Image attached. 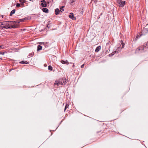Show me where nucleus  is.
I'll use <instances>...</instances> for the list:
<instances>
[{"label":"nucleus","instance_id":"nucleus-39","mask_svg":"<svg viewBox=\"0 0 148 148\" xmlns=\"http://www.w3.org/2000/svg\"><path fill=\"white\" fill-rule=\"evenodd\" d=\"M48 3H49V2H48Z\"/></svg>","mask_w":148,"mask_h":148},{"label":"nucleus","instance_id":"nucleus-7","mask_svg":"<svg viewBox=\"0 0 148 148\" xmlns=\"http://www.w3.org/2000/svg\"><path fill=\"white\" fill-rule=\"evenodd\" d=\"M41 6L42 7H46L47 6V4L45 0H42L41 1Z\"/></svg>","mask_w":148,"mask_h":148},{"label":"nucleus","instance_id":"nucleus-23","mask_svg":"<svg viewBox=\"0 0 148 148\" xmlns=\"http://www.w3.org/2000/svg\"><path fill=\"white\" fill-rule=\"evenodd\" d=\"M5 47L3 45H0V49H5Z\"/></svg>","mask_w":148,"mask_h":148},{"label":"nucleus","instance_id":"nucleus-20","mask_svg":"<svg viewBox=\"0 0 148 148\" xmlns=\"http://www.w3.org/2000/svg\"><path fill=\"white\" fill-rule=\"evenodd\" d=\"M64 6H62L60 8V10L61 12H62L63 11H64V9H63V8H64Z\"/></svg>","mask_w":148,"mask_h":148},{"label":"nucleus","instance_id":"nucleus-32","mask_svg":"<svg viewBox=\"0 0 148 148\" xmlns=\"http://www.w3.org/2000/svg\"><path fill=\"white\" fill-rule=\"evenodd\" d=\"M1 16H2V17L3 18V15H2Z\"/></svg>","mask_w":148,"mask_h":148},{"label":"nucleus","instance_id":"nucleus-25","mask_svg":"<svg viewBox=\"0 0 148 148\" xmlns=\"http://www.w3.org/2000/svg\"><path fill=\"white\" fill-rule=\"evenodd\" d=\"M121 41L122 42L121 45H122V48H123L124 47V46L125 45V44L124 43H123L122 42V40H121Z\"/></svg>","mask_w":148,"mask_h":148},{"label":"nucleus","instance_id":"nucleus-27","mask_svg":"<svg viewBox=\"0 0 148 148\" xmlns=\"http://www.w3.org/2000/svg\"><path fill=\"white\" fill-rule=\"evenodd\" d=\"M20 4L19 3H17L16 4V6L17 7H20Z\"/></svg>","mask_w":148,"mask_h":148},{"label":"nucleus","instance_id":"nucleus-14","mask_svg":"<svg viewBox=\"0 0 148 148\" xmlns=\"http://www.w3.org/2000/svg\"><path fill=\"white\" fill-rule=\"evenodd\" d=\"M42 46L41 45H38L37 46V51H38L40 50H42Z\"/></svg>","mask_w":148,"mask_h":148},{"label":"nucleus","instance_id":"nucleus-24","mask_svg":"<svg viewBox=\"0 0 148 148\" xmlns=\"http://www.w3.org/2000/svg\"><path fill=\"white\" fill-rule=\"evenodd\" d=\"M34 52H32L29 55V56L31 57L33 56L34 55Z\"/></svg>","mask_w":148,"mask_h":148},{"label":"nucleus","instance_id":"nucleus-12","mask_svg":"<svg viewBox=\"0 0 148 148\" xmlns=\"http://www.w3.org/2000/svg\"><path fill=\"white\" fill-rule=\"evenodd\" d=\"M60 84V79L59 80H56L54 84V85H57L58 86H59Z\"/></svg>","mask_w":148,"mask_h":148},{"label":"nucleus","instance_id":"nucleus-15","mask_svg":"<svg viewBox=\"0 0 148 148\" xmlns=\"http://www.w3.org/2000/svg\"><path fill=\"white\" fill-rule=\"evenodd\" d=\"M101 49V46H98L96 49L95 51L96 52H98Z\"/></svg>","mask_w":148,"mask_h":148},{"label":"nucleus","instance_id":"nucleus-38","mask_svg":"<svg viewBox=\"0 0 148 148\" xmlns=\"http://www.w3.org/2000/svg\"><path fill=\"white\" fill-rule=\"evenodd\" d=\"M81 12H82V13H83V12H82V11H81Z\"/></svg>","mask_w":148,"mask_h":148},{"label":"nucleus","instance_id":"nucleus-3","mask_svg":"<svg viewBox=\"0 0 148 148\" xmlns=\"http://www.w3.org/2000/svg\"><path fill=\"white\" fill-rule=\"evenodd\" d=\"M9 23L10 25H9V29L16 28L18 27L19 25H16V24L14 23L13 21H9Z\"/></svg>","mask_w":148,"mask_h":148},{"label":"nucleus","instance_id":"nucleus-4","mask_svg":"<svg viewBox=\"0 0 148 148\" xmlns=\"http://www.w3.org/2000/svg\"><path fill=\"white\" fill-rule=\"evenodd\" d=\"M148 32V29L147 28H144L142 31L140 36L138 35L136 36L137 38H140L142 35H145Z\"/></svg>","mask_w":148,"mask_h":148},{"label":"nucleus","instance_id":"nucleus-9","mask_svg":"<svg viewBox=\"0 0 148 148\" xmlns=\"http://www.w3.org/2000/svg\"><path fill=\"white\" fill-rule=\"evenodd\" d=\"M69 17L73 20L74 18H75V17H74V16L73 14V13H71L69 14Z\"/></svg>","mask_w":148,"mask_h":148},{"label":"nucleus","instance_id":"nucleus-29","mask_svg":"<svg viewBox=\"0 0 148 148\" xmlns=\"http://www.w3.org/2000/svg\"><path fill=\"white\" fill-rule=\"evenodd\" d=\"M4 54V52H1L0 53V54H2V55H3Z\"/></svg>","mask_w":148,"mask_h":148},{"label":"nucleus","instance_id":"nucleus-37","mask_svg":"<svg viewBox=\"0 0 148 148\" xmlns=\"http://www.w3.org/2000/svg\"><path fill=\"white\" fill-rule=\"evenodd\" d=\"M81 12H82V13H83V12H82V11H81Z\"/></svg>","mask_w":148,"mask_h":148},{"label":"nucleus","instance_id":"nucleus-35","mask_svg":"<svg viewBox=\"0 0 148 148\" xmlns=\"http://www.w3.org/2000/svg\"><path fill=\"white\" fill-rule=\"evenodd\" d=\"M32 0H30V1H32Z\"/></svg>","mask_w":148,"mask_h":148},{"label":"nucleus","instance_id":"nucleus-34","mask_svg":"<svg viewBox=\"0 0 148 148\" xmlns=\"http://www.w3.org/2000/svg\"><path fill=\"white\" fill-rule=\"evenodd\" d=\"M23 29V30H25V29Z\"/></svg>","mask_w":148,"mask_h":148},{"label":"nucleus","instance_id":"nucleus-16","mask_svg":"<svg viewBox=\"0 0 148 148\" xmlns=\"http://www.w3.org/2000/svg\"><path fill=\"white\" fill-rule=\"evenodd\" d=\"M15 9H14L13 10H12L10 13V16H12L13 14H14L15 13Z\"/></svg>","mask_w":148,"mask_h":148},{"label":"nucleus","instance_id":"nucleus-19","mask_svg":"<svg viewBox=\"0 0 148 148\" xmlns=\"http://www.w3.org/2000/svg\"><path fill=\"white\" fill-rule=\"evenodd\" d=\"M48 69L50 71H52L53 69V68L51 66L49 65L48 67Z\"/></svg>","mask_w":148,"mask_h":148},{"label":"nucleus","instance_id":"nucleus-18","mask_svg":"<svg viewBox=\"0 0 148 148\" xmlns=\"http://www.w3.org/2000/svg\"><path fill=\"white\" fill-rule=\"evenodd\" d=\"M116 52H117L116 51H115L114 52H112L111 54H109V56H112L114 55V54Z\"/></svg>","mask_w":148,"mask_h":148},{"label":"nucleus","instance_id":"nucleus-33","mask_svg":"<svg viewBox=\"0 0 148 148\" xmlns=\"http://www.w3.org/2000/svg\"><path fill=\"white\" fill-rule=\"evenodd\" d=\"M74 66V64H73V67Z\"/></svg>","mask_w":148,"mask_h":148},{"label":"nucleus","instance_id":"nucleus-5","mask_svg":"<svg viewBox=\"0 0 148 148\" xmlns=\"http://www.w3.org/2000/svg\"><path fill=\"white\" fill-rule=\"evenodd\" d=\"M68 80L66 79L65 78H63L62 79H60V84L61 85H64L66 84L68 82Z\"/></svg>","mask_w":148,"mask_h":148},{"label":"nucleus","instance_id":"nucleus-26","mask_svg":"<svg viewBox=\"0 0 148 148\" xmlns=\"http://www.w3.org/2000/svg\"><path fill=\"white\" fill-rule=\"evenodd\" d=\"M47 42H39V44H47Z\"/></svg>","mask_w":148,"mask_h":148},{"label":"nucleus","instance_id":"nucleus-2","mask_svg":"<svg viewBox=\"0 0 148 148\" xmlns=\"http://www.w3.org/2000/svg\"><path fill=\"white\" fill-rule=\"evenodd\" d=\"M148 45V42H146V43L144 44L143 46L139 47L136 49V51L137 50L138 51L142 49L143 51H145L146 50L147 47V46Z\"/></svg>","mask_w":148,"mask_h":148},{"label":"nucleus","instance_id":"nucleus-8","mask_svg":"<svg viewBox=\"0 0 148 148\" xmlns=\"http://www.w3.org/2000/svg\"><path fill=\"white\" fill-rule=\"evenodd\" d=\"M25 19V18H24L20 19V21H13V22H14V23L16 24V25H19V24L20 23V22H23V21Z\"/></svg>","mask_w":148,"mask_h":148},{"label":"nucleus","instance_id":"nucleus-28","mask_svg":"<svg viewBox=\"0 0 148 148\" xmlns=\"http://www.w3.org/2000/svg\"><path fill=\"white\" fill-rule=\"evenodd\" d=\"M97 0H92V1H93L95 3L97 2Z\"/></svg>","mask_w":148,"mask_h":148},{"label":"nucleus","instance_id":"nucleus-31","mask_svg":"<svg viewBox=\"0 0 148 148\" xmlns=\"http://www.w3.org/2000/svg\"><path fill=\"white\" fill-rule=\"evenodd\" d=\"M74 1H72V2H71V5H72L73 4H72V3L74 2Z\"/></svg>","mask_w":148,"mask_h":148},{"label":"nucleus","instance_id":"nucleus-30","mask_svg":"<svg viewBox=\"0 0 148 148\" xmlns=\"http://www.w3.org/2000/svg\"><path fill=\"white\" fill-rule=\"evenodd\" d=\"M84 64H83L81 66V68H83L84 67Z\"/></svg>","mask_w":148,"mask_h":148},{"label":"nucleus","instance_id":"nucleus-22","mask_svg":"<svg viewBox=\"0 0 148 148\" xmlns=\"http://www.w3.org/2000/svg\"><path fill=\"white\" fill-rule=\"evenodd\" d=\"M20 2L24 3L25 2V0H19Z\"/></svg>","mask_w":148,"mask_h":148},{"label":"nucleus","instance_id":"nucleus-6","mask_svg":"<svg viewBox=\"0 0 148 148\" xmlns=\"http://www.w3.org/2000/svg\"><path fill=\"white\" fill-rule=\"evenodd\" d=\"M117 3L119 6H123L125 4V1H122L121 0H117Z\"/></svg>","mask_w":148,"mask_h":148},{"label":"nucleus","instance_id":"nucleus-1","mask_svg":"<svg viewBox=\"0 0 148 148\" xmlns=\"http://www.w3.org/2000/svg\"><path fill=\"white\" fill-rule=\"evenodd\" d=\"M9 21H3L0 23V27L4 28L6 29H9Z\"/></svg>","mask_w":148,"mask_h":148},{"label":"nucleus","instance_id":"nucleus-21","mask_svg":"<svg viewBox=\"0 0 148 148\" xmlns=\"http://www.w3.org/2000/svg\"><path fill=\"white\" fill-rule=\"evenodd\" d=\"M69 106V105L68 104H66L64 108V111H65L66 110V109Z\"/></svg>","mask_w":148,"mask_h":148},{"label":"nucleus","instance_id":"nucleus-36","mask_svg":"<svg viewBox=\"0 0 148 148\" xmlns=\"http://www.w3.org/2000/svg\"><path fill=\"white\" fill-rule=\"evenodd\" d=\"M81 12H82V13H83V12H82V11H81Z\"/></svg>","mask_w":148,"mask_h":148},{"label":"nucleus","instance_id":"nucleus-17","mask_svg":"<svg viewBox=\"0 0 148 148\" xmlns=\"http://www.w3.org/2000/svg\"><path fill=\"white\" fill-rule=\"evenodd\" d=\"M20 63L21 64H28V62L27 61L23 60L21 61L20 62Z\"/></svg>","mask_w":148,"mask_h":148},{"label":"nucleus","instance_id":"nucleus-10","mask_svg":"<svg viewBox=\"0 0 148 148\" xmlns=\"http://www.w3.org/2000/svg\"><path fill=\"white\" fill-rule=\"evenodd\" d=\"M61 62L62 64H69V62L67 60L64 61L63 60H61Z\"/></svg>","mask_w":148,"mask_h":148},{"label":"nucleus","instance_id":"nucleus-11","mask_svg":"<svg viewBox=\"0 0 148 148\" xmlns=\"http://www.w3.org/2000/svg\"><path fill=\"white\" fill-rule=\"evenodd\" d=\"M55 14L56 15H58L59 14V12H60V11L58 8H56L55 10Z\"/></svg>","mask_w":148,"mask_h":148},{"label":"nucleus","instance_id":"nucleus-13","mask_svg":"<svg viewBox=\"0 0 148 148\" xmlns=\"http://www.w3.org/2000/svg\"><path fill=\"white\" fill-rule=\"evenodd\" d=\"M42 11L45 13H48V10L47 8H44L42 9Z\"/></svg>","mask_w":148,"mask_h":148}]
</instances>
